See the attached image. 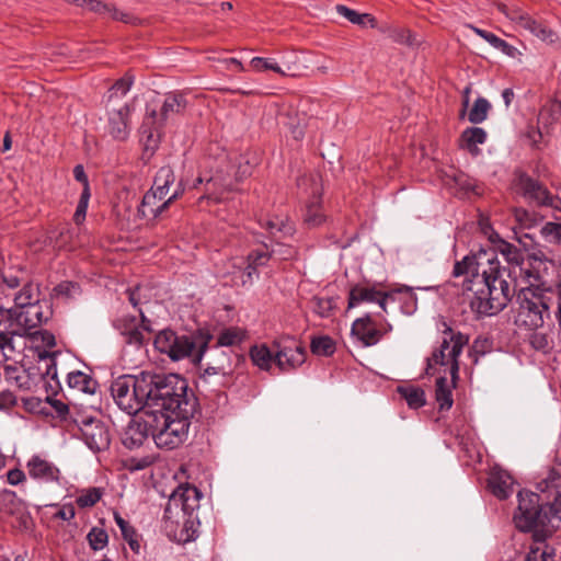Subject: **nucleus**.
<instances>
[{"instance_id":"nucleus-1","label":"nucleus","mask_w":561,"mask_h":561,"mask_svg":"<svg viewBox=\"0 0 561 561\" xmlns=\"http://www.w3.org/2000/svg\"><path fill=\"white\" fill-rule=\"evenodd\" d=\"M517 266L524 257L513 244L501 240L496 249H481L478 253L466 255L454 265L453 276H466L463 288L472 293L471 309L480 316H494L502 311L512 298L507 280L503 278L505 270L501 267L496 252Z\"/></svg>"},{"instance_id":"nucleus-2","label":"nucleus","mask_w":561,"mask_h":561,"mask_svg":"<svg viewBox=\"0 0 561 561\" xmlns=\"http://www.w3.org/2000/svg\"><path fill=\"white\" fill-rule=\"evenodd\" d=\"M159 391L160 401L148 410L147 424L158 447L173 449L187 436L193 403L187 399L186 380L176 375L168 376Z\"/></svg>"},{"instance_id":"nucleus-3","label":"nucleus","mask_w":561,"mask_h":561,"mask_svg":"<svg viewBox=\"0 0 561 561\" xmlns=\"http://www.w3.org/2000/svg\"><path fill=\"white\" fill-rule=\"evenodd\" d=\"M252 169L244 157H240L237 167L221 162L214 168L210 159H206L203 170L188 187L198 188L204 185V194L198 198L199 205L204 202L221 203L228 198L227 194L237 191L238 183L251 175Z\"/></svg>"},{"instance_id":"nucleus-4","label":"nucleus","mask_w":561,"mask_h":561,"mask_svg":"<svg viewBox=\"0 0 561 561\" xmlns=\"http://www.w3.org/2000/svg\"><path fill=\"white\" fill-rule=\"evenodd\" d=\"M552 489L554 492L553 502L549 506V513L542 512L540 497L537 493L523 490L517 494L518 506L514 514L513 520L516 528L524 533L534 531L539 526L552 524V519L561 522V482L554 471H551L548 477L540 483V490L546 492Z\"/></svg>"},{"instance_id":"nucleus-5","label":"nucleus","mask_w":561,"mask_h":561,"mask_svg":"<svg viewBox=\"0 0 561 561\" xmlns=\"http://www.w3.org/2000/svg\"><path fill=\"white\" fill-rule=\"evenodd\" d=\"M167 383L163 379L149 375H125L115 379L111 385V394L116 405L127 414H136L140 411L153 409L160 401V389Z\"/></svg>"},{"instance_id":"nucleus-6","label":"nucleus","mask_w":561,"mask_h":561,"mask_svg":"<svg viewBox=\"0 0 561 561\" xmlns=\"http://www.w3.org/2000/svg\"><path fill=\"white\" fill-rule=\"evenodd\" d=\"M202 493L190 484L179 485L170 495L164 508L163 522L164 528L169 534L178 535L179 540L190 541L195 538L197 526L199 525L196 511L199 507Z\"/></svg>"},{"instance_id":"nucleus-7","label":"nucleus","mask_w":561,"mask_h":561,"mask_svg":"<svg viewBox=\"0 0 561 561\" xmlns=\"http://www.w3.org/2000/svg\"><path fill=\"white\" fill-rule=\"evenodd\" d=\"M187 107V100L181 92L165 94L159 114L156 110L147 112L139 133L146 150H156L161 139L162 126L184 114Z\"/></svg>"},{"instance_id":"nucleus-8","label":"nucleus","mask_w":561,"mask_h":561,"mask_svg":"<svg viewBox=\"0 0 561 561\" xmlns=\"http://www.w3.org/2000/svg\"><path fill=\"white\" fill-rule=\"evenodd\" d=\"M548 290H536L531 287L518 289L514 316L517 328L526 331H536L545 324L550 317L549 304L546 300Z\"/></svg>"},{"instance_id":"nucleus-9","label":"nucleus","mask_w":561,"mask_h":561,"mask_svg":"<svg viewBox=\"0 0 561 561\" xmlns=\"http://www.w3.org/2000/svg\"><path fill=\"white\" fill-rule=\"evenodd\" d=\"M497 10L513 24L517 32H528L542 43L552 45L559 41L558 34L541 19L533 16L517 4L499 3Z\"/></svg>"},{"instance_id":"nucleus-10","label":"nucleus","mask_w":561,"mask_h":561,"mask_svg":"<svg viewBox=\"0 0 561 561\" xmlns=\"http://www.w3.org/2000/svg\"><path fill=\"white\" fill-rule=\"evenodd\" d=\"M549 263L550 261L545 259L541 252L533 253L522 260L520 264L510 270V274H513L515 277V286L518 287V289H520V287H531L536 290H548L554 296L556 286L561 283V279L553 286H546L543 278L547 274Z\"/></svg>"},{"instance_id":"nucleus-11","label":"nucleus","mask_w":561,"mask_h":561,"mask_svg":"<svg viewBox=\"0 0 561 561\" xmlns=\"http://www.w3.org/2000/svg\"><path fill=\"white\" fill-rule=\"evenodd\" d=\"M468 341L469 339L467 335L447 328L444 331L439 348L433 353L431 358H428L427 369L439 365L446 367L445 373L448 371L453 380L457 379L459 371L458 357Z\"/></svg>"},{"instance_id":"nucleus-12","label":"nucleus","mask_w":561,"mask_h":561,"mask_svg":"<svg viewBox=\"0 0 561 561\" xmlns=\"http://www.w3.org/2000/svg\"><path fill=\"white\" fill-rule=\"evenodd\" d=\"M387 312H367L357 318L351 328V333L363 346L369 347L378 344L392 331L391 323L386 318Z\"/></svg>"},{"instance_id":"nucleus-13","label":"nucleus","mask_w":561,"mask_h":561,"mask_svg":"<svg viewBox=\"0 0 561 561\" xmlns=\"http://www.w3.org/2000/svg\"><path fill=\"white\" fill-rule=\"evenodd\" d=\"M273 347L274 364L282 373H291L306 362V348L295 336L282 335L273 341Z\"/></svg>"},{"instance_id":"nucleus-14","label":"nucleus","mask_w":561,"mask_h":561,"mask_svg":"<svg viewBox=\"0 0 561 561\" xmlns=\"http://www.w3.org/2000/svg\"><path fill=\"white\" fill-rule=\"evenodd\" d=\"M73 422L81 433L85 445L94 453L106 450L111 444L108 426L99 417L78 414Z\"/></svg>"},{"instance_id":"nucleus-15","label":"nucleus","mask_w":561,"mask_h":561,"mask_svg":"<svg viewBox=\"0 0 561 561\" xmlns=\"http://www.w3.org/2000/svg\"><path fill=\"white\" fill-rule=\"evenodd\" d=\"M153 345L159 353L168 355L172 360L191 356L196 347L192 336L180 335L170 329L160 331L154 337Z\"/></svg>"},{"instance_id":"nucleus-16","label":"nucleus","mask_w":561,"mask_h":561,"mask_svg":"<svg viewBox=\"0 0 561 561\" xmlns=\"http://www.w3.org/2000/svg\"><path fill=\"white\" fill-rule=\"evenodd\" d=\"M135 106L130 103L106 104L105 131L117 141L128 139L131 131V115Z\"/></svg>"},{"instance_id":"nucleus-17","label":"nucleus","mask_w":561,"mask_h":561,"mask_svg":"<svg viewBox=\"0 0 561 561\" xmlns=\"http://www.w3.org/2000/svg\"><path fill=\"white\" fill-rule=\"evenodd\" d=\"M186 186L187 184L183 180L179 181L168 198L162 195H158V193L150 188L141 199L137 210L138 216L146 220H156L170 207L172 203L184 194Z\"/></svg>"},{"instance_id":"nucleus-18","label":"nucleus","mask_w":561,"mask_h":561,"mask_svg":"<svg viewBox=\"0 0 561 561\" xmlns=\"http://www.w3.org/2000/svg\"><path fill=\"white\" fill-rule=\"evenodd\" d=\"M391 294L379 289L369 282L356 283L350 286L347 310L359 307L364 304H376L379 311L388 312L387 305Z\"/></svg>"},{"instance_id":"nucleus-19","label":"nucleus","mask_w":561,"mask_h":561,"mask_svg":"<svg viewBox=\"0 0 561 561\" xmlns=\"http://www.w3.org/2000/svg\"><path fill=\"white\" fill-rule=\"evenodd\" d=\"M515 187L517 193L536 205L550 206L557 209L560 207L561 199L553 196L543 184L525 173L517 176Z\"/></svg>"},{"instance_id":"nucleus-20","label":"nucleus","mask_w":561,"mask_h":561,"mask_svg":"<svg viewBox=\"0 0 561 561\" xmlns=\"http://www.w3.org/2000/svg\"><path fill=\"white\" fill-rule=\"evenodd\" d=\"M51 314L53 310L49 301L42 298L38 302L26 306L19 311H13V313L10 314V318L24 330H32L46 322Z\"/></svg>"},{"instance_id":"nucleus-21","label":"nucleus","mask_w":561,"mask_h":561,"mask_svg":"<svg viewBox=\"0 0 561 561\" xmlns=\"http://www.w3.org/2000/svg\"><path fill=\"white\" fill-rule=\"evenodd\" d=\"M308 184L311 185L310 194L312 196V199L307 204L306 213H305V222L309 227H318L325 220V216L323 215L322 208H321L322 187H321V184L319 181V176L318 175L301 176L298 180L299 187H305Z\"/></svg>"},{"instance_id":"nucleus-22","label":"nucleus","mask_w":561,"mask_h":561,"mask_svg":"<svg viewBox=\"0 0 561 561\" xmlns=\"http://www.w3.org/2000/svg\"><path fill=\"white\" fill-rule=\"evenodd\" d=\"M28 476L42 483H59L60 470L47 458L41 455H33L26 462Z\"/></svg>"},{"instance_id":"nucleus-23","label":"nucleus","mask_w":561,"mask_h":561,"mask_svg":"<svg viewBox=\"0 0 561 561\" xmlns=\"http://www.w3.org/2000/svg\"><path fill=\"white\" fill-rule=\"evenodd\" d=\"M139 312L142 322L141 325L137 323V319L134 316L122 317L117 320V328L124 335L125 342L137 347L142 346L146 342L144 331H150V328L146 324L147 320L144 312L141 310H139Z\"/></svg>"},{"instance_id":"nucleus-24","label":"nucleus","mask_w":561,"mask_h":561,"mask_svg":"<svg viewBox=\"0 0 561 561\" xmlns=\"http://www.w3.org/2000/svg\"><path fill=\"white\" fill-rule=\"evenodd\" d=\"M147 412L142 413L139 421H131L124 431L122 442L129 449L140 447L148 436H151V427L147 424Z\"/></svg>"},{"instance_id":"nucleus-25","label":"nucleus","mask_w":561,"mask_h":561,"mask_svg":"<svg viewBox=\"0 0 561 561\" xmlns=\"http://www.w3.org/2000/svg\"><path fill=\"white\" fill-rule=\"evenodd\" d=\"M72 3L85 8L91 12L105 14L107 13L113 20L128 24H136L138 19L130 13L119 11L114 5L102 2L101 0H71Z\"/></svg>"},{"instance_id":"nucleus-26","label":"nucleus","mask_w":561,"mask_h":561,"mask_svg":"<svg viewBox=\"0 0 561 561\" xmlns=\"http://www.w3.org/2000/svg\"><path fill=\"white\" fill-rule=\"evenodd\" d=\"M488 484L493 495L505 500L513 493L514 479L508 471L494 467L490 472Z\"/></svg>"},{"instance_id":"nucleus-27","label":"nucleus","mask_w":561,"mask_h":561,"mask_svg":"<svg viewBox=\"0 0 561 561\" xmlns=\"http://www.w3.org/2000/svg\"><path fill=\"white\" fill-rule=\"evenodd\" d=\"M12 296L14 304L9 309V314L13 313V311H19L34 302H38V300L42 299L39 285L31 280L24 282L21 288L14 291Z\"/></svg>"},{"instance_id":"nucleus-28","label":"nucleus","mask_w":561,"mask_h":561,"mask_svg":"<svg viewBox=\"0 0 561 561\" xmlns=\"http://www.w3.org/2000/svg\"><path fill=\"white\" fill-rule=\"evenodd\" d=\"M271 259L272 253L267 244H261L256 249H253L247 256L248 265L244 271L242 284H251L253 276L257 275V267L266 265Z\"/></svg>"},{"instance_id":"nucleus-29","label":"nucleus","mask_w":561,"mask_h":561,"mask_svg":"<svg viewBox=\"0 0 561 561\" xmlns=\"http://www.w3.org/2000/svg\"><path fill=\"white\" fill-rule=\"evenodd\" d=\"M486 140V133L481 127H469L466 128L459 138V147L467 150L472 156H478L480 149L478 145L484 144Z\"/></svg>"},{"instance_id":"nucleus-30","label":"nucleus","mask_w":561,"mask_h":561,"mask_svg":"<svg viewBox=\"0 0 561 561\" xmlns=\"http://www.w3.org/2000/svg\"><path fill=\"white\" fill-rule=\"evenodd\" d=\"M174 182L175 174L172 168L163 165L157 171L151 190L168 198L171 195L170 188L174 185Z\"/></svg>"},{"instance_id":"nucleus-31","label":"nucleus","mask_w":561,"mask_h":561,"mask_svg":"<svg viewBox=\"0 0 561 561\" xmlns=\"http://www.w3.org/2000/svg\"><path fill=\"white\" fill-rule=\"evenodd\" d=\"M274 347L273 343L268 347L265 344L254 345L250 350V357L252 363L262 370H270L274 364Z\"/></svg>"},{"instance_id":"nucleus-32","label":"nucleus","mask_w":561,"mask_h":561,"mask_svg":"<svg viewBox=\"0 0 561 561\" xmlns=\"http://www.w3.org/2000/svg\"><path fill=\"white\" fill-rule=\"evenodd\" d=\"M68 386L83 393L93 394L98 388V382L90 375L76 370L67 375Z\"/></svg>"},{"instance_id":"nucleus-33","label":"nucleus","mask_w":561,"mask_h":561,"mask_svg":"<svg viewBox=\"0 0 561 561\" xmlns=\"http://www.w3.org/2000/svg\"><path fill=\"white\" fill-rule=\"evenodd\" d=\"M114 520H115L116 525L119 527L124 540L127 541V543H128L129 548L133 550V552L138 554L140 552V548H141L139 534L117 512L114 513Z\"/></svg>"},{"instance_id":"nucleus-34","label":"nucleus","mask_w":561,"mask_h":561,"mask_svg":"<svg viewBox=\"0 0 561 561\" xmlns=\"http://www.w3.org/2000/svg\"><path fill=\"white\" fill-rule=\"evenodd\" d=\"M455 382L456 379H451V385H449L446 377L437 378L435 397L440 410H449L453 407L451 388L455 387Z\"/></svg>"},{"instance_id":"nucleus-35","label":"nucleus","mask_w":561,"mask_h":561,"mask_svg":"<svg viewBox=\"0 0 561 561\" xmlns=\"http://www.w3.org/2000/svg\"><path fill=\"white\" fill-rule=\"evenodd\" d=\"M279 76L298 77L301 75L304 67L299 62V56L296 53L283 54L279 58Z\"/></svg>"},{"instance_id":"nucleus-36","label":"nucleus","mask_w":561,"mask_h":561,"mask_svg":"<svg viewBox=\"0 0 561 561\" xmlns=\"http://www.w3.org/2000/svg\"><path fill=\"white\" fill-rule=\"evenodd\" d=\"M262 227L265 228L272 236H291L295 231L293 222L286 216H275L266 219Z\"/></svg>"},{"instance_id":"nucleus-37","label":"nucleus","mask_w":561,"mask_h":561,"mask_svg":"<svg viewBox=\"0 0 561 561\" xmlns=\"http://www.w3.org/2000/svg\"><path fill=\"white\" fill-rule=\"evenodd\" d=\"M398 392L407 401L411 409L422 408L425 400V392L421 387L408 385L398 387Z\"/></svg>"},{"instance_id":"nucleus-38","label":"nucleus","mask_w":561,"mask_h":561,"mask_svg":"<svg viewBox=\"0 0 561 561\" xmlns=\"http://www.w3.org/2000/svg\"><path fill=\"white\" fill-rule=\"evenodd\" d=\"M134 77L126 73L123 78L118 79L108 91L107 104L123 103V99L131 89Z\"/></svg>"},{"instance_id":"nucleus-39","label":"nucleus","mask_w":561,"mask_h":561,"mask_svg":"<svg viewBox=\"0 0 561 561\" xmlns=\"http://www.w3.org/2000/svg\"><path fill=\"white\" fill-rule=\"evenodd\" d=\"M247 337V332L238 327H230L222 330L217 337L219 346H236L241 344Z\"/></svg>"},{"instance_id":"nucleus-40","label":"nucleus","mask_w":561,"mask_h":561,"mask_svg":"<svg viewBox=\"0 0 561 561\" xmlns=\"http://www.w3.org/2000/svg\"><path fill=\"white\" fill-rule=\"evenodd\" d=\"M311 308L314 313L321 318H329L336 308V301L333 297L314 296L311 299Z\"/></svg>"},{"instance_id":"nucleus-41","label":"nucleus","mask_w":561,"mask_h":561,"mask_svg":"<svg viewBox=\"0 0 561 561\" xmlns=\"http://www.w3.org/2000/svg\"><path fill=\"white\" fill-rule=\"evenodd\" d=\"M311 352L318 356H331L335 352V342L328 335L316 336L310 343Z\"/></svg>"},{"instance_id":"nucleus-42","label":"nucleus","mask_w":561,"mask_h":561,"mask_svg":"<svg viewBox=\"0 0 561 561\" xmlns=\"http://www.w3.org/2000/svg\"><path fill=\"white\" fill-rule=\"evenodd\" d=\"M335 9L341 16L345 18L353 24L365 25L366 23H370L374 26L375 19L368 13H358L343 4H337Z\"/></svg>"},{"instance_id":"nucleus-43","label":"nucleus","mask_w":561,"mask_h":561,"mask_svg":"<svg viewBox=\"0 0 561 561\" xmlns=\"http://www.w3.org/2000/svg\"><path fill=\"white\" fill-rule=\"evenodd\" d=\"M491 108L489 101L484 98H478L474 101L472 108L468 113V119L472 124H480L488 117V113Z\"/></svg>"},{"instance_id":"nucleus-44","label":"nucleus","mask_w":561,"mask_h":561,"mask_svg":"<svg viewBox=\"0 0 561 561\" xmlns=\"http://www.w3.org/2000/svg\"><path fill=\"white\" fill-rule=\"evenodd\" d=\"M554 549L548 545L531 547L526 554L525 561H554Z\"/></svg>"},{"instance_id":"nucleus-45","label":"nucleus","mask_w":561,"mask_h":561,"mask_svg":"<svg viewBox=\"0 0 561 561\" xmlns=\"http://www.w3.org/2000/svg\"><path fill=\"white\" fill-rule=\"evenodd\" d=\"M15 336L12 331H0V351L5 359H13L16 354Z\"/></svg>"},{"instance_id":"nucleus-46","label":"nucleus","mask_w":561,"mask_h":561,"mask_svg":"<svg viewBox=\"0 0 561 561\" xmlns=\"http://www.w3.org/2000/svg\"><path fill=\"white\" fill-rule=\"evenodd\" d=\"M232 371V364L230 362V358L222 353L221 359H219L214 366H209L204 370L203 378H206L207 376H222L226 377L230 375Z\"/></svg>"},{"instance_id":"nucleus-47","label":"nucleus","mask_w":561,"mask_h":561,"mask_svg":"<svg viewBox=\"0 0 561 561\" xmlns=\"http://www.w3.org/2000/svg\"><path fill=\"white\" fill-rule=\"evenodd\" d=\"M87 539L89 541V545L91 549L94 551L102 550L106 547L108 542V536L107 533L103 528L93 527L88 536Z\"/></svg>"},{"instance_id":"nucleus-48","label":"nucleus","mask_w":561,"mask_h":561,"mask_svg":"<svg viewBox=\"0 0 561 561\" xmlns=\"http://www.w3.org/2000/svg\"><path fill=\"white\" fill-rule=\"evenodd\" d=\"M250 66L256 72L273 71L279 75L278 61L274 58L253 57Z\"/></svg>"},{"instance_id":"nucleus-49","label":"nucleus","mask_w":561,"mask_h":561,"mask_svg":"<svg viewBox=\"0 0 561 561\" xmlns=\"http://www.w3.org/2000/svg\"><path fill=\"white\" fill-rule=\"evenodd\" d=\"M90 199V188L83 190L79 199V203L77 205L75 215H73V221L77 225H81L87 216L88 205Z\"/></svg>"},{"instance_id":"nucleus-50","label":"nucleus","mask_w":561,"mask_h":561,"mask_svg":"<svg viewBox=\"0 0 561 561\" xmlns=\"http://www.w3.org/2000/svg\"><path fill=\"white\" fill-rule=\"evenodd\" d=\"M101 499V493L98 489H89L81 493L76 502L79 507L85 508L95 505Z\"/></svg>"},{"instance_id":"nucleus-51","label":"nucleus","mask_w":561,"mask_h":561,"mask_svg":"<svg viewBox=\"0 0 561 561\" xmlns=\"http://www.w3.org/2000/svg\"><path fill=\"white\" fill-rule=\"evenodd\" d=\"M529 343L536 351L547 353L550 350V339L548 334L542 332H535L529 337Z\"/></svg>"},{"instance_id":"nucleus-52","label":"nucleus","mask_w":561,"mask_h":561,"mask_svg":"<svg viewBox=\"0 0 561 561\" xmlns=\"http://www.w3.org/2000/svg\"><path fill=\"white\" fill-rule=\"evenodd\" d=\"M541 234L551 242L561 241V224L558 222H546L541 230Z\"/></svg>"},{"instance_id":"nucleus-53","label":"nucleus","mask_w":561,"mask_h":561,"mask_svg":"<svg viewBox=\"0 0 561 561\" xmlns=\"http://www.w3.org/2000/svg\"><path fill=\"white\" fill-rule=\"evenodd\" d=\"M56 355L57 353L49 352H44L39 354L41 362L46 364L45 375L53 380L57 378V367L55 362Z\"/></svg>"},{"instance_id":"nucleus-54","label":"nucleus","mask_w":561,"mask_h":561,"mask_svg":"<svg viewBox=\"0 0 561 561\" xmlns=\"http://www.w3.org/2000/svg\"><path fill=\"white\" fill-rule=\"evenodd\" d=\"M271 253H272V257L275 256L278 260H289V259L294 257V255L296 254V251L290 245H286L283 243H276L271 249Z\"/></svg>"},{"instance_id":"nucleus-55","label":"nucleus","mask_w":561,"mask_h":561,"mask_svg":"<svg viewBox=\"0 0 561 561\" xmlns=\"http://www.w3.org/2000/svg\"><path fill=\"white\" fill-rule=\"evenodd\" d=\"M16 404V397L10 390L0 392V411H9Z\"/></svg>"},{"instance_id":"nucleus-56","label":"nucleus","mask_w":561,"mask_h":561,"mask_svg":"<svg viewBox=\"0 0 561 561\" xmlns=\"http://www.w3.org/2000/svg\"><path fill=\"white\" fill-rule=\"evenodd\" d=\"M2 280L7 285V287L11 289H20L24 283L18 275H15L12 272L3 273Z\"/></svg>"},{"instance_id":"nucleus-57","label":"nucleus","mask_w":561,"mask_h":561,"mask_svg":"<svg viewBox=\"0 0 561 561\" xmlns=\"http://www.w3.org/2000/svg\"><path fill=\"white\" fill-rule=\"evenodd\" d=\"M8 483L11 485H18L26 480V476L23 470L14 468L7 473Z\"/></svg>"},{"instance_id":"nucleus-58","label":"nucleus","mask_w":561,"mask_h":561,"mask_svg":"<svg viewBox=\"0 0 561 561\" xmlns=\"http://www.w3.org/2000/svg\"><path fill=\"white\" fill-rule=\"evenodd\" d=\"M76 516V510L72 504H64L59 507V510L55 513V517L62 520H70Z\"/></svg>"},{"instance_id":"nucleus-59","label":"nucleus","mask_w":561,"mask_h":561,"mask_svg":"<svg viewBox=\"0 0 561 561\" xmlns=\"http://www.w3.org/2000/svg\"><path fill=\"white\" fill-rule=\"evenodd\" d=\"M142 289H144V287L138 285L135 288H129L127 290L129 302L135 308H137L139 305L142 304V295H141Z\"/></svg>"},{"instance_id":"nucleus-60","label":"nucleus","mask_w":561,"mask_h":561,"mask_svg":"<svg viewBox=\"0 0 561 561\" xmlns=\"http://www.w3.org/2000/svg\"><path fill=\"white\" fill-rule=\"evenodd\" d=\"M49 404L51 405V408L54 409L55 413L59 417H65L68 414V412H69V407L65 402H62L61 400L50 399L49 400Z\"/></svg>"},{"instance_id":"nucleus-61","label":"nucleus","mask_w":561,"mask_h":561,"mask_svg":"<svg viewBox=\"0 0 561 561\" xmlns=\"http://www.w3.org/2000/svg\"><path fill=\"white\" fill-rule=\"evenodd\" d=\"M152 463V460L150 457H144L141 459L131 458L129 460V469L130 470H142L147 467H149Z\"/></svg>"},{"instance_id":"nucleus-62","label":"nucleus","mask_w":561,"mask_h":561,"mask_svg":"<svg viewBox=\"0 0 561 561\" xmlns=\"http://www.w3.org/2000/svg\"><path fill=\"white\" fill-rule=\"evenodd\" d=\"M73 176L78 182L83 184V190L90 188L88 176H87L84 169L81 164H78L75 167Z\"/></svg>"},{"instance_id":"nucleus-63","label":"nucleus","mask_w":561,"mask_h":561,"mask_svg":"<svg viewBox=\"0 0 561 561\" xmlns=\"http://www.w3.org/2000/svg\"><path fill=\"white\" fill-rule=\"evenodd\" d=\"M554 298H556V311L554 317L558 324L561 327V282L556 286L554 289Z\"/></svg>"},{"instance_id":"nucleus-64","label":"nucleus","mask_w":561,"mask_h":561,"mask_svg":"<svg viewBox=\"0 0 561 561\" xmlns=\"http://www.w3.org/2000/svg\"><path fill=\"white\" fill-rule=\"evenodd\" d=\"M499 50L504 53L505 55L510 57H514L517 53V48L508 44L506 41L502 39L501 44L497 47Z\"/></svg>"}]
</instances>
